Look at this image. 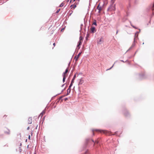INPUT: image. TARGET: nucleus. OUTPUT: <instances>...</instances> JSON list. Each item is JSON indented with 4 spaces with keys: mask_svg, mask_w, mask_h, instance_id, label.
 Returning a JSON list of instances; mask_svg holds the SVG:
<instances>
[{
    "mask_svg": "<svg viewBox=\"0 0 154 154\" xmlns=\"http://www.w3.org/2000/svg\"><path fill=\"white\" fill-rule=\"evenodd\" d=\"M75 0H73V2H75Z\"/></svg>",
    "mask_w": 154,
    "mask_h": 154,
    "instance_id": "32",
    "label": "nucleus"
},
{
    "mask_svg": "<svg viewBox=\"0 0 154 154\" xmlns=\"http://www.w3.org/2000/svg\"><path fill=\"white\" fill-rule=\"evenodd\" d=\"M32 119L31 118H29L28 120V123L29 124H31L32 123Z\"/></svg>",
    "mask_w": 154,
    "mask_h": 154,
    "instance_id": "6",
    "label": "nucleus"
},
{
    "mask_svg": "<svg viewBox=\"0 0 154 154\" xmlns=\"http://www.w3.org/2000/svg\"><path fill=\"white\" fill-rule=\"evenodd\" d=\"M76 7V5L75 4H74L72 5L70 7L71 8H73V9H75Z\"/></svg>",
    "mask_w": 154,
    "mask_h": 154,
    "instance_id": "9",
    "label": "nucleus"
},
{
    "mask_svg": "<svg viewBox=\"0 0 154 154\" xmlns=\"http://www.w3.org/2000/svg\"><path fill=\"white\" fill-rule=\"evenodd\" d=\"M98 143L99 141L98 140H96L95 142V143Z\"/></svg>",
    "mask_w": 154,
    "mask_h": 154,
    "instance_id": "19",
    "label": "nucleus"
},
{
    "mask_svg": "<svg viewBox=\"0 0 154 154\" xmlns=\"http://www.w3.org/2000/svg\"><path fill=\"white\" fill-rule=\"evenodd\" d=\"M91 32L94 33L96 32V30L94 27L92 26L91 28Z\"/></svg>",
    "mask_w": 154,
    "mask_h": 154,
    "instance_id": "3",
    "label": "nucleus"
},
{
    "mask_svg": "<svg viewBox=\"0 0 154 154\" xmlns=\"http://www.w3.org/2000/svg\"><path fill=\"white\" fill-rule=\"evenodd\" d=\"M74 80H73V79H72L71 83H73L74 82Z\"/></svg>",
    "mask_w": 154,
    "mask_h": 154,
    "instance_id": "22",
    "label": "nucleus"
},
{
    "mask_svg": "<svg viewBox=\"0 0 154 154\" xmlns=\"http://www.w3.org/2000/svg\"><path fill=\"white\" fill-rule=\"evenodd\" d=\"M6 116H6V115H5V116H3V117H6Z\"/></svg>",
    "mask_w": 154,
    "mask_h": 154,
    "instance_id": "29",
    "label": "nucleus"
},
{
    "mask_svg": "<svg viewBox=\"0 0 154 154\" xmlns=\"http://www.w3.org/2000/svg\"><path fill=\"white\" fill-rule=\"evenodd\" d=\"M64 5V4L63 3H62L60 5V7H63Z\"/></svg>",
    "mask_w": 154,
    "mask_h": 154,
    "instance_id": "15",
    "label": "nucleus"
},
{
    "mask_svg": "<svg viewBox=\"0 0 154 154\" xmlns=\"http://www.w3.org/2000/svg\"><path fill=\"white\" fill-rule=\"evenodd\" d=\"M103 41V38L102 37L101 38L100 40L98 42V44H101L102 42Z\"/></svg>",
    "mask_w": 154,
    "mask_h": 154,
    "instance_id": "8",
    "label": "nucleus"
},
{
    "mask_svg": "<svg viewBox=\"0 0 154 154\" xmlns=\"http://www.w3.org/2000/svg\"><path fill=\"white\" fill-rule=\"evenodd\" d=\"M72 13H73V11H71V13L69 15H71V14Z\"/></svg>",
    "mask_w": 154,
    "mask_h": 154,
    "instance_id": "24",
    "label": "nucleus"
},
{
    "mask_svg": "<svg viewBox=\"0 0 154 154\" xmlns=\"http://www.w3.org/2000/svg\"><path fill=\"white\" fill-rule=\"evenodd\" d=\"M60 11V10H57V13H58Z\"/></svg>",
    "mask_w": 154,
    "mask_h": 154,
    "instance_id": "28",
    "label": "nucleus"
},
{
    "mask_svg": "<svg viewBox=\"0 0 154 154\" xmlns=\"http://www.w3.org/2000/svg\"><path fill=\"white\" fill-rule=\"evenodd\" d=\"M152 10H154V9H153Z\"/></svg>",
    "mask_w": 154,
    "mask_h": 154,
    "instance_id": "35",
    "label": "nucleus"
},
{
    "mask_svg": "<svg viewBox=\"0 0 154 154\" xmlns=\"http://www.w3.org/2000/svg\"><path fill=\"white\" fill-rule=\"evenodd\" d=\"M28 139H29V140H30V135H29V136H28Z\"/></svg>",
    "mask_w": 154,
    "mask_h": 154,
    "instance_id": "20",
    "label": "nucleus"
},
{
    "mask_svg": "<svg viewBox=\"0 0 154 154\" xmlns=\"http://www.w3.org/2000/svg\"><path fill=\"white\" fill-rule=\"evenodd\" d=\"M97 9L99 10V13H100L102 10V8L101 6H100V5H99L97 7Z\"/></svg>",
    "mask_w": 154,
    "mask_h": 154,
    "instance_id": "4",
    "label": "nucleus"
},
{
    "mask_svg": "<svg viewBox=\"0 0 154 154\" xmlns=\"http://www.w3.org/2000/svg\"><path fill=\"white\" fill-rule=\"evenodd\" d=\"M93 25H95L96 26L97 25V23H96V21H95V22H94L93 23Z\"/></svg>",
    "mask_w": 154,
    "mask_h": 154,
    "instance_id": "14",
    "label": "nucleus"
},
{
    "mask_svg": "<svg viewBox=\"0 0 154 154\" xmlns=\"http://www.w3.org/2000/svg\"><path fill=\"white\" fill-rule=\"evenodd\" d=\"M153 7H154V4H153Z\"/></svg>",
    "mask_w": 154,
    "mask_h": 154,
    "instance_id": "31",
    "label": "nucleus"
},
{
    "mask_svg": "<svg viewBox=\"0 0 154 154\" xmlns=\"http://www.w3.org/2000/svg\"><path fill=\"white\" fill-rule=\"evenodd\" d=\"M114 7L113 6H110L108 8V10L110 11H112V10H114Z\"/></svg>",
    "mask_w": 154,
    "mask_h": 154,
    "instance_id": "10",
    "label": "nucleus"
},
{
    "mask_svg": "<svg viewBox=\"0 0 154 154\" xmlns=\"http://www.w3.org/2000/svg\"><path fill=\"white\" fill-rule=\"evenodd\" d=\"M134 43H133L132 45L131 46V48H132L133 47H134Z\"/></svg>",
    "mask_w": 154,
    "mask_h": 154,
    "instance_id": "18",
    "label": "nucleus"
},
{
    "mask_svg": "<svg viewBox=\"0 0 154 154\" xmlns=\"http://www.w3.org/2000/svg\"><path fill=\"white\" fill-rule=\"evenodd\" d=\"M96 131L97 132H100L101 133H103L107 135H110L111 132L108 131L106 130H101L98 129H94L93 130L92 132L93 133V135H94V131Z\"/></svg>",
    "mask_w": 154,
    "mask_h": 154,
    "instance_id": "1",
    "label": "nucleus"
},
{
    "mask_svg": "<svg viewBox=\"0 0 154 154\" xmlns=\"http://www.w3.org/2000/svg\"><path fill=\"white\" fill-rule=\"evenodd\" d=\"M68 72V70L67 69H66V70L65 72L63 73V76H65L67 77V73Z\"/></svg>",
    "mask_w": 154,
    "mask_h": 154,
    "instance_id": "5",
    "label": "nucleus"
},
{
    "mask_svg": "<svg viewBox=\"0 0 154 154\" xmlns=\"http://www.w3.org/2000/svg\"><path fill=\"white\" fill-rule=\"evenodd\" d=\"M78 1H79V2L80 0H78Z\"/></svg>",
    "mask_w": 154,
    "mask_h": 154,
    "instance_id": "34",
    "label": "nucleus"
},
{
    "mask_svg": "<svg viewBox=\"0 0 154 154\" xmlns=\"http://www.w3.org/2000/svg\"><path fill=\"white\" fill-rule=\"evenodd\" d=\"M83 39V37L82 36H80V37H79V41L82 42Z\"/></svg>",
    "mask_w": 154,
    "mask_h": 154,
    "instance_id": "11",
    "label": "nucleus"
},
{
    "mask_svg": "<svg viewBox=\"0 0 154 154\" xmlns=\"http://www.w3.org/2000/svg\"><path fill=\"white\" fill-rule=\"evenodd\" d=\"M81 54V52H80L79 54L77 55V56H75V57L74 59L76 61H77L78 60L79 57L80 56Z\"/></svg>",
    "mask_w": 154,
    "mask_h": 154,
    "instance_id": "2",
    "label": "nucleus"
},
{
    "mask_svg": "<svg viewBox=\"0 0 154 154\" xmlns=\"http://www.w3.org/2000/svg\"><path fill=\"white\" fill-rule=\"evenodd\" d=\"M82 42V41H79L78 42V44L77 45V47L78 48H80V47H79V46L80 45H81Z\"/></svg>",
    "mask_w": 154,
    "mask_h": 154,
    "instance_id": "7",
    "label": "nucleus"
},
{
    "mask_svg": "<svg viewBox=\"0 0 154 154\" xmlns=\"http://www.w3.org/2000/svg\"><path fill=\"white\" fill-rule=\"evenodd\" d=\"M113 65L110 69H107V70L110 69L113 67Z\"/></svg>",
    "mask_w": 154,
    "mask_h": 154,
    "instance_id": "25",
    "label": "nucleus"
},
{
    "mask_svg": "<svg viewBox=\"0 0 154 154\" xmlns=\"http://www.w3.org/2000/svg\"><path fill=\"white\" fill-rule=\"evenodd\" d=\"M71 88H69V87L68 89L67 90V93L69 92V93L71 91Z\"/></svg>",
    "mask_w": 154,
    "mask_h": 154,
    "instance_id": "13",
    "label": "nucleus"
},
{
    "mask_svg": "<svg viewBox=\"0 0 154 154\" xmlns=\"http://www.w3.org/2000/svg\"><path fill=\"white\" fill-rule=\"evenodd\" d=\"M72 83H71V84H70V85L69 86V88H71V87L72 86Z\"/></svg>",
    "mask_w": 154,
    "mask_h": 154,
    "instance_id": "17",
    "label": "nucleus"
},
{
    "mask_svg": "<svg viewBox=\"0 0 154 154\" xmlns=\"http://www.w3.org/2000/svg\"><path fill=\"white\" fill-rule=\"evenodd\" d=\"M66 77L65 76H63V82H64L65 81V79Z\"/></svg>",
    "mask_w": 154,
    "mask_h": 154,
    "instance_id": "12",
    "label": "nucleus"
},
{
    "mask_svg": "<svg viewBox=\"0 0 154 154\" xmlns=\"http://www.w3.org/2000/svg\"><path fill=\"white\" fill-rule=\"evenodd\" d=\"M92 141L93 142H94V140H92Z\"/></svg>",
    "mask_w": 154,
    "mask_h": 154,
    "instance_id": "30",
    "label": "nucleus"
},
{
    "mask_svg": "<svg viewBox=\"0 0 154 154\" xmlns=\"http://www.w3.org/2000/svg\"><path fill=\"white\" fill-rule=\"evenodd\" d=\"M76 74L74 76V77L72 79H73V80H75V78H76Z\"/></svg>",
    "mask_w": 154,
    "mask_h": 154,
    "instance_id": "16",
    "label": "nucleus"
},
{
    "mask_svg": "<svg viewBox=\"0 0 154 154\" xmlns=\"http://www.w3.org/2000/svg\"><path fill=\"white\" fill-rule=\"evenodd\" d=\"M29 127H28L27 128V129L28 130H29Z\"/></svg>",
    "mask_w": 154,
    "mask_h": 154,
    "instance_id": "27",
    "label": "nucleus"
},
{
    "mask_svg": "<svg viewBox=\"0 0 154 154\" xmlns=\"http://www.w3.org/2000/svg\"><path fill=\"white\" fill-rule=\"evenodd\" d=\"M72 1V0H71V1L70 2H71V1Z\"/></svg>",
    "mask_w": 154,
    "mask_h": 154,
    "instance_id": "33",
    "label": "nucleus"
},
{
    "mask_svg": "<svg viewBox=\"0 0 154 154\" xmlns=\"http://www.w3.org/2000/svg\"><path fill=\"white\" fill-rule=\"evenodd\" d=\"M88 34H87V36L86 37V39H87V38H88Z\"/></svg>",
    "mask_w": 154,
    "mask_h": 154,
    "instance_id": "21",
    "label": "nucleus"
},
{
    "mask_svg": "<svg viewBox=\"0 0 154 154\" xmlns=\"http://www.w3.org/2000/svg\"><path fill=\"white\" fill-rule=\"evenodd\" d=\"M85 154H90V153L88 152V151H86L85 152Z\"/></svg>",
    "mask_w": 154,
    "mask_h": 154,
    "instance_id": "23",
    "label": "nucleus"
},
{
    "mask_svg": "<svg viewBox=\"0 0 154 154\" xmlns=\"http://www.w3.org/2000/svg\"><path fill=\"white\" fill-rule=\"evenodd\" d=\"M55 43H53V45H54V47L55 46Z\"/></svg>",
    "mask_w": 154,
    "mask_h": 154,
    "instance_id": "26",
    "label": "nucleus"
}]
</instances>
